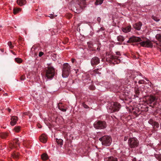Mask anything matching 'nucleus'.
Wrapping results in <instances>:
<instances>
[{"label":"nucleus","instance_id":"nucleus-1","mask_svg":"<svg viewBox=\"0 0 161 161\" xmlns=\"http://www.w3.org/2000/svg\"><path fill=\"white\" fill-rule=\"evenodd\" d=\"M86 5V0H74L71 4V10L77 13L81 12Z\"/></svg>","mask_w":161,"mask_h":161},{"label":"nucleus","instance_id":"nucleus-2","mask_svg":"<svg viewBox=\"0 0 161 161\" xmlns=\"http://www.w3.org/2000/svg\"><path fill=\"white\" fill-rule=\"evenodd\" d=\"M142 75L140 73L135 71H132L130 70L128 73L126 77L125 82L128 84L130 79L132 78L135 81V83H137L136 80L140 79L139 76H142Z\"/></svg>","mask_w":161,"mask_h":161},{"label":"nucleus","instance_id":"nucleus-3","mask_svg":"<svg viewBox=\"0 0 161 161\" xmlns=\"http://www.w3.org/2000/svg\"><path fill=\"white\" fill-rule=\"evenodd\" d=\"M99 140L101 142L102 145L105 146H110L112 142V139L111 137L107 135L102 136Z\"/></svg>","mask_w":161,"mask_h":161},{"label":"nucleus","instance_id":"nucleus-4","mask_svg":"<svg viewBox=\"0 0 161 161\" xmlns=\"http://www.w3.org/2000/svg\"><path fill=\"white\" fill-rule=\"evenodd\" d=\"M71 66L67 63H64L62 68V76L64 78L68 77L70 72Z\"/></svg>","mask_w":161,"mask_h":161},{"label":"nucleus","instance_id":"nucleus-5","mask_svg":"<svg viewBox=\"0 0 161 161\" xmlns=\"http://www.w3.org/2000/svg\"><path fill=\"white\" fill-rule=\"evenodd\" d=\"M110 106L108 111L111 113L118 111L121 107L119 103L117 102H111L110 104Z\"/></svg>","mask_w":161,"mask_h":161},{"label":"nucleus","instance_id":"nucleus-6","mask_svg":"<svg viewBox=\"0 0 161 161\" xmlns=\"http://www.w3.org/2000/svg\"><path fill=\"white\" fill-rule=\"evenodd\" d=\"M139 144V141L136 137H130L128 141V145L131 148H135L137 147Z\"/></svg>","mask_w":161,"mask_h":161},{"label":"nucleus","instance_id":"nucleus-7","mask_svg":"<svg viewBox=\"0 0 161 161\" xmlns=\"http://www.w3.org/2000/svg\"><path fill=\"white\" fill-rule=\"evenodd\" d=\"M55 72L54 68L51 66H49L46 70V76L48 79H51L54 77Z\"/></svg>","mask_w":161,"mask_h":161},{"label":"nucleus","instance_id":"nucleus-8","mask_svg":"<svg viewBox=\"0 0 161 161\" xmlns=\"http://www.w3.org/2000/svg\"><path fill=\"white\" fill-rule=\"evenodd\" d=\"M94 126L97 129H103L106 128L107 124L106 122L103 121L99 120L95 121L94 123Z\"/></svg>","mask_w":161,"mask_h":161},{"label":"nucleus","instance_id":"nucleus-9","mask_svg":"<svg viewBox=\"0 0 161 161\" xmlns=\"http://www.w3.org/2000/svg\"><path fill=\"white\" fill-rule=\"evenodd\" d=\"M116 55L118 56L114 55H111L110 57V59L112 61H114L116 64H118L120 63L122 58L121 57H119V56L121 55V54L119 52H116Z\"/></svg>","mask_w":161,"mask_h":161},{"label":"nucleus","instance_id":"nucleus-10","mask_svg":"<svg viewBox=\"0 0 161 161\" xmlns=\"http://www.w3.org/2000/svg\"><path fill=\"white\" fill-rule=\"evenodd\" d=\"M140 45L143 47H152L153 46L152 42L147 39L146 41H142L140 43Z\"/></svg>","mask_w":161,"mask_h":161},{"label":"nucleus","instance_id":"nucleus-11","mask_svg":"<svg viewBox=\"0 0 161 161\" xmlns=\"http://www.w3.org/2000/svg\"><path fill=\"white\" fill-rule=\"evenodd\" d=\"M142 41V40L140 37L133 36L130 38L127 42V43L138 42Z\"/></svg>","mask_w":161,"mask_h":161},{"label":"nucleus","instance_id":"nucleus-12","mask_svg":"<svg viewBox=\"0 0 161 161\" xmlns=\"http://www.w3.org/2000/svg\"><path fill=\"white\" fill-rule=\"evenodd\" d=\"M100 59L97 57H93L91 60V64L92 66L98 64L100 63Z\"/></svg>","mask_w":161,"mask_h":161},{"label":"nucleus","instance_id":"nucleus-13","mask_svg":"<svg viewBox=\"0 0 161 161\" xmlns=\"http://www.w3.org/2000/svg\"><path fill=\"white\" fill-rule=\"evenodd\" d=\"M148 122L150 124L152 125L154 129H155L156 128H158L159 127V124L158 122L154 121L152 119H150Z\"/></svg>","mask_w":161,"mask_h":161},{"label":"nucleus","instance_id":"nucleus-14","mask_svg":"<svg viewBox=\"0 0 161 161\" xmlns=\"http://www.w3.org/2000/svg\"><path fill=\"white\" fill-rule=\"evenodd\" d=\"M147 101L148 102V103H151L155 101L156 98V97L153 95H150L147 98Z\"/></svg>","mask_w":161,"mask_h":161},{"label":"nucleus","instance_id":"nucleus-15","mask_svg":"<svg viewBox=\"0 0 161 161\" xmlns=\"http://www.w3.org/2000/svg\"><path fill=\"white\" fill-rule=\"evenodd\" d=\"M10 119L11 120L10 125L12 126H14L16 124L18 120V118L17 116H12L11 117Z\"/></svg>","mask_w":161,"mask_h":161},{"label":"nucleus","instance_id":"nucleus-16","mask_svg":"<svg viewBox=\"0 0 161 161\" xmlns=\"http://www.w3.org/2000/svg\"><path fill=\"white\" fill-rule=\"evenodd\" d=\"M142 25V23L141 22H139L134 24L133 26L136 29L139 31L141 29Z\"/></svg>","mask_w":161,"mask_h":161},{"label":"nucleus","instance_id":"nucleus-17","mask_svg":"<svg viewBox=\"0 0 161 161\" xmlns=\"http://www.w3.org/2000/svg\"><path fill=\"white\" fill-rule=\"evenodd\" d=\"M40 141L44 143H45L47 142V135L44 134H42L39 137Z\"/></svg>","mask_w":161,"mask_h":161},{"label":"nucleus","instance_id":"nucleus-18","mask_svg":"<svg viewBox=\"0 0 161 161\" xmlns=\"http://www.w3.org/2000/svg\"><path fill=\"white\" fill-rule=\"evenodd\" d=\"M19 153L17 152H14L11 154V157L15 160H17L19 159Z\"/></svg>","mask_w":161,"mask_h":161},{"label":"nucleus","instance_id":"nucleus-19","mask_svg":"<svg viewBox=\"0 0 161 161\" xmlns=\"http://www.w3.org/2000/svg\"><path fill=\"white\" fill-rule=\"evenodd\" d=\"M104 161H118V160L116 158L110 156L105 158Z\"/></svg>","mask_w":161,"mask_h":161},{"label":"nucleus","instance_id":"nucleus-20","mask_svg":"<svg viewBox=\"0 0 161 161\" xmlns=\"http://www.w3.org/2000/svg\"><path fill=\"white\" fill-rule=\"evenodd\" d=\"M19 140L17 138L14 139L13 141V144L14 146L15 147H17L19 146Z\"/></svg>","mask_w":161,"mask_h":161},{"label":"nucleus","instance_id":"nucleus-21","mask_svg":"<svg viewBox=\"0 0 161 161\" xmlns=\"http://www.w3.org/2000/svg\"><path fill=\"white\" fill-rule=\"evenodd\" d=\"M25 0H17V3L20 6L25 5L26 3Z\"/></svg>","mask_w":161,"mask_h":161},{"label":"nucleus","instance_id":"nucleus-22","mask_svg":"<svg viewBox=\"0 0 161 161\" xmlns=\"http://www.w3.org/2000/svg\"><path fill=\"white\" fill-rule=\"evenodd\" d=\"M131 26H128L123 28L122 31L125 32L127 33L130 32L131 30Z\"/></svg>","mask_w":161,"mask_h":161},{"label":"nucleus","instance_id":"nucleus-23","mask_svg":"<svg viewBox=\"0 0 161 161\" xmlns=\"http://www.w3.org/2000/svg\"><path fill=\"white\" fill-rule=\"evenodd\" d=\"M58 108L63 112H65L66 111V109L64 108V106H63L61 103H59L58 105Z\"/></svg>","mask_w":161,"mask_h":161},{"label":"nucleus","instance_id":"nucleus-24","mask_svg":"<svg viewBox=\"0 0 161 161\" xmlns=\"http://www.w3.org/2000/svg\"><path fill=\"white\" fill-rule=\"evenodd\" d=\"M21 9L19 8H17L14 7L13 9V13L14 14H16L21 11Z\"/></svg>","mask_w":161,"mask_h":161},{"label":"nucleus","instance_id":"nucleus-25","mask_svg":"<svg viewBox=\"0 0 161 161\" xmlns=\"http://www.w3.org/2000/svg\"><path fill=\"white\" fill-rule=\"evenodd\" d=\"M41 158L43 160H46L48 159V157L47 154L43 153L41 155Z\"/></svg>","mask_w":161,"mask_h":161},{"label":"nucleus","instance_id":"nucleus-26","mask_svg":"<svg viewBox=\"0 0 161 161\" xmlns=\"http://www.w3.org/2000/svg\"><path fill=\"white\" fill-rule=\"evenodd\" d=\"M8 136V134L5 133H2L0 134V137L2 139L6 138Z\"/></svg>","mask_w":161,"mask_h":161},{"label":"nucleus","instance_id":"nucleus-27","mask_svg":"<svg viewBox=\"0 0 161 161\" xmlns=\"http://www.w3.org/2000/svg\"><path fill=\"white\" fill-rule=\"evenodd\" d=\"M56 141L58 145H60L61 146L63 145V140L62 139H56Z\"/></svg>","mask_w":161,"mask_h":161},{"label":"nucleus","instance_id":"nucleus-28","mask_svg":"<svg viewBox=\"0 0 161 161\" xmlns=\"http://www.w3.org/2000/svg\"><path fill=\"white\" fill-rule=\"evenodd\" d=\"M117 39L118 41L120 42H123L124 40V38L122 36H119L117 37Z\"/></svg>","mask_w":161,"mask_h":161},{"label":"nucleus","instance_id":"nucleus-29","mask_svg":"<svg viewBox=\"0 0 161 161\" xmlns=\"http://www.w3.org/2000/svg\"><path fill=\"white\" fill-rule=\"evenodd\" d=\"M156 38L159 42H161V33L158 34L155 36Z\"/></svg>","mask_w":161,"mask_h":161},{"label":"nucleus","instance_id":"nucleus-30","mask_svg":"<svg viewBox=\"0 0 161 161\" xmlns=\"http://www.w3.org/2000/svg\"><path fill=\"white\" fill-rule=\"evenodd\" d=\"M103 0H96L95 3L96 5H98L102 4L103 2Z\"/></svg>","mask_w":161,"mask_h":161},{"label":"nucleus","instance_id":"nucleus-31","mask_svg":"<svg viewBox=\"0 0 161 161\" xmlns=\"http://www.w3.org/2000/svg\"><path fill=\"white\" fill-rule=\"evenodd\" d=\"M21 127L20 126H15L14 129L15 131L16 132H18L20 130Z\"/></svg>","mask_w":161,"mask_h":161},{"label":"nucleus","instance_id":"nucleus-32","mask_svg":"<svg viewBox=\"0 0 161 161\" xmlns=\"http://www.w3.org/2000/svg\"><path fill=\"white\" fill-rule=\"evenodd\" d=\"M155 157L159 161H161V155L155 154Z\"/></svg>","mask_w":161,"mask_h":161},{"label":"nucleus","instance_id":"nucleus-33","mask_svg":"<svg viewBox=\"0 0 161 161\" xmlns=\"http://www.w3.org/2000/svg\"><path fill=\"white\" fill-rule=\"evenodd\" d=\"M138 83L139 84H147V82L143 80H140L138 81Z\"/></svg>","mask_w":161,"mask_h":161},{"label":"nucleus","instance_id":"nucleus-34","mask_svg":"<svg viewBox=\"0 0 161 161\" xmlns=\"http://www.w3.org/2000/svg\"><path fill=\"white\" fill-rule=\"evenodd\" d=\"M15 60L18 63H20L22 62L21 59L20 58H15Z\"/></svg>","mask_w":161,"mask_h":161},{"label":"nucleus","instance_id":"nucleus-35","mask_svg":"<svg viewBox=\"0 0 161 161\" xmlns=\"http://www.w3.org/2000/svg\"><path fill=\"white\" fill-rule=\"evenodd\" d=\"M152 18L156 22H158L159 21L160 19L156 16H152Z\"/></svg>","mask_w":161,"mask_h":161},{"label":"nucleus","instance_id":"nucleus-36","mask_svg":"<svg viewBox=\"0 0 161 161\" xmlns=\"http://www.w3.org/2000/svg\"><path fill=\"white\" fill-rule=\"evenodd\" d=\"M8 45L11 49H13V48L14 46L12 45L11 42H8Z\"/></svg>","mask_w":161,"mask_h":161},{"label":"nucleus","instance_id":"nucleus-37","mask_svg":"<svg viewBox=\"0 0 161 161\" xmlns=\"http://www.w3.org/2000/svg\"><path fill=\"white\" fill-rule=\"evenodd\" d=\"M135 93L136 95H139L140 93L139 90L138 89L135 90Z\"/></svg>","mask_w":161,"mask_h":161},{"label":"nucleus","instance_id":"nucleus-38","mask_svg":"<svg viewBox=\"0 0 161 161\" xmlns=\"http://www.w3.org/2000/svg\"><path fill=\"white\" fill-rule=\"evenodd\" d=\"M99 70V69H95L94 70V72H95V73H96V74H100L101 73H99L98 71V70Z\"/></svg>","mask_w":161,"mask_h":161},{"label":"nucleus","instance_id":"nucleus-39","mask_svg":"<svg viewBox=\"0 0 161 161\" xmlns=\"http://www.w3.org/2000/svg\"><path fill=\"white\" fill-rule=\"evenodd\" d=\"M20 80H24L25 79V75H22L20 77Z\"/></svg>","mask_w":161,"mask_h":161},{"label":"nucleus","instance_id":"nucleus-40","mask_svg":"<svg viewBox=\"0 0 161 161\" xmlns=\"http://www.w3.org/2000/svg\"><path fill=\"white\" fill-rule=\"evenodd\" d=\"M50 16H49V17H50V18L51 19H53V18L54 17H55V16H56L57 15H53V14H50Z\"/></svg>","mask_w":161,"mask_h":161},{"label":"nucleus","instance_id":"nucleus-41","mask_svg":"<svg viewBox=\"0 0 161 161\" xmlns=\"http://www.w3.org/2000/svg\"><path fill=\"white\" fill-rule=\"evenodd\" d=\"M100 47H101V44H100L99 45H98L97 46V50L98 51H99V50H100Z\"/></svg>","mask_w":161,"mask_h":161},{"label":"nucleus","instance_id":"nucleus-42","mask_svg":"<svg viewBox=\"0 0 161 161\" xmlns=\"http://www.w3.org/2000/svg\"><path fill=\"white\" fill-rule=\"evenodd\" d=\"M97 20L98 23H99L101 20V18L100 17H98L97 19Z\"/></svg>","mask_w":161,"mask_h":161},{"label":"nucleus","instance_id":"nucleus-43","mask_svg":"<svg viewBox=\"0 0 161 161\" xmlns=\"http://www.w3.org/2000/svg\"><path fill=\"white\" fill-rule=\"evenodd\" d=\"M139 55L138 53H137L134 56V57H135V58H139Z\"/></svg>","mask_w":161,"mask_h":161},{"label":"nucleus","instance_id":"nucleus-44","mask_svg":"<svg viewBox=\"0 0 161 161\" xmlns=\"http://www.w3.org/2000/svg\"><path fill=\"white\" fill-rule=\"evenodd\" d=\"M44 54V53L43 52H40L39 54V56L40 57H41Z\"/></svg>","mask_w":161,"mask_h":161},{"label":"nucleus","instance_id":"nucleus-45","mask_svg":"<svg viewBox=\"0 0 161 161\" xmlns=\"http://www.w3.org/2000/svg\"><path fill=\"white\" fill-rule=\"evenodd\" d=\"M83 107L85 108H88V106L86 104H83Z\"/></svg>","mask_w":161,"mask_h":161},{"label":"nucleus","instance_id":"nucleus-46","mask_svg":"<svg viewBox=\"0 0 161 161\" xmlns=\"http://www.w3.org/2000/svg\"><path fill=\"white\" fill-rule=\"evenodd\" d=\"M104 29L103 27H101L98 31H97L99 32L100 31H103Z\"/></svg>","mask_w":161,"mask_h":161},{"label":"nucleus","instance_id":"nucleus-47","mask_svg":"<svg viewBox=\"0 0 161 161\" xmlns=\"http://www.w3.org/2000/svg\"><path fill=\"white\" fill-rule=\"evenodd\" d=\"M75 61V59H74V58H72L71 59V62H72L73 63H74Z\"/></svg>","mask_w":161,"mask_h":161},{"label":"nucleus","instance_id":"nucleus-48","mask_svg":"<svg viewBox=\"0 0 161 161\" xmlns=\"http://www.w3.org/2000/svg\"><path fill=\"white\" fill-rule=\"evenodd\" d=\"M127 139H128V137H126V136H125L124 137V141H127Z\"/></svg>","mask_w":161,"mask_h":161},{"label":"nucleus","instance_id":"nucleus-49","mask_svg":"<svg viewBox=\"0 0 161 161\" xmlns=\"http://www.w3.org/2000/svg\"><path fill=\"white\" fill-rule=\"evenodd\" d=\"M53 57L55 59H56V57H57V55L56 54H53Z\"/></svg>","mask_w":161,"mask_h":161},{"label":"nucleus","instance_id":"nucleus-50","mask_svg":"<svg viewBox=\"0 0 161 161\" xmlns=\"http://www.w3.org/2000/svg\"><path fill=\"white\" fill-rule=\"evenodd\" d=\"M133 113L136 116H138L137 114L136 113L135 111H134L133 112Z\"/></svg>","mask_w":161,"mask_h":161},{"label":"nucleus","instance_id":"nucleus-51","mask_svg":"<svg viewBox=\"0 0 161 161\" xmlns=\"http://www.w3.org/2000/svg\"><path fill=\"white\" fill-rule=\"evenodd\" d=\"M30 113L29 112H25L24 113V114L25 115H28Z\"/></svg>","mask_w":161,"mask_h":161},{"label":"nucleus","instance_id":"nucleus-52","mask_svg":"<svg viewBox=\"0 0 161 161\" xmlns=\"http://www.w3.org/2000/svg\"><path fill=\"white\" fill-rule=\"evenodd\" d=\"M90 89L92 90H94L95 89V87L93 86H92L91 87Z\"/></svg>","mask_w":161,"mask_h":161},{"label":"nucleus","instance_id":"nucleus-53","mask_svg":"<svg viewBox=\"0 0 161 161\" xmlns=\"http://www.w3.org/2000/svg\"><path fill=\"white\" fill-rule=\"evenodd\" d=\"M159 46H160L159 47H158V48L160 50V52H161V45H159Z\"/></svg>","mask_w":161,"mask_h":161},{"label":"nucleus","instance_id":"nucleus-54","mask_svg":"<svg viewBox=\"0 0 161 161\" xmlns=\"http://www.w3.org/2000/svg\"><path fill=\"white\" fill-rule=\"evenodd\" d=\"M8 110L9 112H10L11 111V109L10 108H8Z\"/></svg>","mask_w":161,"mask_h":161},{"label":"nucleus","instance_id":"nucleus-55","mask_svg":"<svg viewBox=\"0 0 161 161\" xmlns=\"http://www.w3.org/2000/svg\"><path fill=\"white\" fill-rule=\"evenodd\" d=\"M28 115H29V118H31V114H29Z\"/></svg>","mask_w":161,"mask_h":161},{"label":"nucleus","instance_id":"nucleus-56","mask_svg":"<svg viewBox=\"0 0 161 161\" xmlns=\"http://www.w3.org/2000/svg\"><path fill=\"white\" fill-rule=\"evenodd\" d=\"M145 78V79L147 81H149V80H148V79H147V78L145 77V78Z\"/></svg>","mask_w":161,"mask_h":161},{"label":"nucleus","instance_id":"nucleus-57","mask_svg":"<svg viewBox=\"0 0 161 161\" xmlns=\"http://www.w3.org/2000/svg\"><path fill=\"white\" fill-rule=\"evenodd\" d=\"M1 50L2 52H3L4 51V49H1Z\"/></svg>","mask_w":161,"mask_h":161},{"label":"nucleus","instance_id":"nucleus-58","mask_svg":"<svg viewBox=\"0 0 161 161\" xmlns=\"http://www.w3.org/2000/svg\"><path fill=\"white\" fill-rule=\"evenodd\" d=\"M12 52L13 53V54H15L14 52H13V51H12Z\"/></svg>","mask_w":161,"mask_h":161},{"label":"nucleus","instance_id":"nucleus-59","mask_svg":"<svg viewBox=\"0 0 161 161\" xmlns=\"http://www.w3.org/2000/svg\"><path fill=\"white\" fill-rule=\"evenodd\" d=\"M66 42H68V39H67L66 40Z\"/></svg>","mask_w":161,"mask_h":161},{"label":"nucleus","instance_id":"nucleus-60","mask_svg":"<svg viewBox=\"0 0 161 161\" xmlns=\"http://www.w3.org/2000/svg\"><path fill=\"white\" fill-rule=\"evenodd\" d=\"M160 129H161V123H160Z\"/></svg>","mask_w":161,"mask_h":161},{"label":"nucleus","instance_id":"nucleus-61","mask_svg":"<svg viewBox=\"0 0 161 161\" xmlns=\"http://www.w3.org/2000/svg\"><path fill=\"white\" fill-rule=\"evenodd\" d=\"M39 127V128H41V127Z\"/></svg>","mask_w":161,"mask_h":161},{"label":"nucleus","instance_id":"nucleus-62","mask_svg":"<svg viewBox=\"0 0 161 161\" xmlns=\"http://www.w3.org/2000/svg\"><path fill=\"white\" fill-rule=\"evenodd\" d=\"M118 44H120L119 42V43H118Z\"/></svg>","mask_w":161,"mask_h":161},{"label":"nucleus","instance_id":"nucleus-63","mask_svg":"<svg viewBox=\"0 0 161 161\" xmlns=\"http://www.w3.org/2000/svg\"><path fill=\"white\" fill-rule=\"evenodd\" d=\"M1 90V88H0V91Z\"/></svg>","mask_w":161,"mask_h":161},{"label":"nucleus","instance_id":"nucleus-64","mask_svg":"<svg viewBox=\"0 0 161 161\" xmlns=\"http://www.w3.org/2000/svg\"><path fill=\"white\" fill-rule=\"evenodd\" d=\"M0 161H3L2 160H0Z\"/></svg>","mask_w":161,"mask_h":161}]
</instances>
